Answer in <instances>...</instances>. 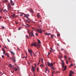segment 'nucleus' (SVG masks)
Here are the masks:
<instances>
[{"mask_svg":"<svg viewBox=\"0 0 76 76\" xmlns=\"http://www.w3.org/2000/svg\"><path fill=\"white\" fill-rule=\"evenodd\" d=\"M60 34H57V37H59L60 36Z\"/></svg>","mask_w":76,"mask_h":76,"instance_id":"c9c22d12","label":"nucleus"},{"mask_svg":"<svg viewBox=\"0 0 76 76\" xmlns=\"http://www.w3.org/2000/svg\"><path fill=\"white\" fill-rule=\"evenodd\" d=\"M30 34L31 35V37H34V34L32 32H30Z\"/></svg>","mask_w":76,"mask_h":76,"instance_id":"39448f33","label":"nucleus"},{"mask_svg":"<svg viewBox=\"0 0 76 76\" xmlns=\"http://www.w3.org/2000/svg\"><path fill=\"white\" fill-rule=\"evenodd\" d=\"M55 73V71H53L52 72V75H53V74H54Z\"/></svg>","mask_w":76,"mask_h":76,"instance_id":"bb28decb","label":"nucleus"},{"mask_svg":"<svg viewBox=\"0 0 76 76\" xmlns=\"http://www.w3.org/2000/svg\"><path fill=\"white\" fill-rule=\"evenodd\" d=\"M28 57V55H26V56H24V57H23V58H26V57Z\"/></svg>","mask_w":76,"mask_h":76,"instance_id":"6ab92c4d","label":"nucleus"},{"mask_svg":"<svg viewBox=\"0 0 76 76\" xmlns=\"http://www.w3.org/2000/svg\"><path fill=\"white\" fill-rule=\"evenodd\" d=\"M45 35H48V33H45Z\"/></svg>","mask_w":76,"mask_h":76,"instance_id":"a18cd8bd","label":"nucleus"},{"mask_svg":"<svg viewBox=\"0 0 76 76\" xmlns=\"http://www.w3.org/2000/svg\"><path fill=\"white\" fill-rule=\"evenodd\" d=\"M4 55H5L6 56H7V54L5 53L4 54H3Z\"/></svg>","mask_w":76,"mask_h":76,"instance_id":"49530a36","label":"nucleus"},{"mask_svg":"<svg viewBox=\"0 0 76 76\" xmlns=\"http://www.w3.org/2000/svg\"><path fill=\"white\" fill-rule=\"evenodd\" d=\"M67 69V66H64V69L62 70L63 71H64V70H66V69Z\"/></svg>","mask_w":76,"mask_h":76,"instance_id":"6e6552de","label":"nucleus"},{"mask_svg":"<svg viewBox=\"0 0 76 76\" xmlns=\"http://www.w3.org/2000/svg\"><path fill=\"white\" fill-rule=\"evenodd\" d=\"M31 69L33 72H35V69H34V67L32 66H31Z\"/></svg>","mask_w":76,"mask_h":76,"instance_id":"20e7f679","label":"nucleus"},{"mask_svg":"<svg viewBox=\"0 0 76 76\" xmlns=\"http://www.w3.org/2000/svg\"><path fill=\"white\" fill-rule=\"evenodd\" d=\"M37 70L38 72V68H37Z\"/></svg>","mask_w":76,"mask_h":76,"instance_id":"0e129e2a","label":"nucleus"},{"mask_svg":"<svg viewBox=\"0 0 76 76\" xmlns=\"http://www.w3.org/2000/svg\"><path fill=\"white\" fill-rule=\"evenodd\" d=\"M17 49H18V50L19 51H20V49H19V48H17Z\"/></svg>","mask_w":76,"mask_h":76,"instance_id":"4d7b16f0","label":"nucleus"},{"mask_svg":"<svg viewBox=\"0 0 76 76\" xmlns=\"http://www.w3.org/2000/svg\"><path fill=\"white\" fill-rule=\"evenodd\" d=\"M24 17H25V18H26L27 19H29V18H28V17L29 16V14H24Z\"/></svg>","mask_w":76,"mask_h":76,"instance_id":"f03ea898","label":"nucleus"},{"mask_svg":"<svg viewBox=\"0 0 76 76\" xmlns=\"http://www.w3.org/2000/svg\"><path fill=\"white\" fill-rule=\"evenodd\" d=\"M48 65L49 66H50V62H48Z\"/></svg>","mask_w":76,"mask_h":76,"instance_id":"a211bd4d","label":"nucleus"},{"mask_svg":"<svg viewBox=\"0 0 76 76\" xmlns=\"http://www.w3.org/2000/svg\"><path fill=\"white\" fill-rule=\"evenodd\" d=\"M10 59H12V57H10Z\"/></svg>","mask_w":76,"mask_h":76,"instance_id":"864d4df0","label":"nucleus"},{"mask_svg":"<svg viewBox=\"0 0 76 76\" xmlns=\"http://www.w3.org/2000/svg\"><path fill=\"white\" fill-rule=\"evenodd\" d=\"M26 25H27L29 27V25L28 24H26Z\"/></svg>","mask_w":76,"mask_h":76,"instance_id":"5fc2aeb1","label":"nucleus"},{"mask_svg":"<svg viewBox=\"0 0 76 76\" xmlns=\"http://www.w3.org/2000/svg\"><path fill=\"white\" fill-rule=\"evenodd\" d=\"M11 16L12 18H14V17H15V14H13V15H11Z\"/></svg>","mask_w":76,"mask_h":76,"instance_id":"ddd939ff","label":"nucleus"},{"mask_svg":"<svg viewBox=\"0 0 76 76\" xmlns=\"http://www.w3.org/2000/svg\"><path fill=\"white\" fill-rule=\"evenodd\" d=\"M2 18V17L1 16H0V19H1Z\"/></svg>","mask_w":76,"mask_h":76,"instance_id":"338daca9","label":"nucleus"},{"mask_svg":"<svg viewBox=\"0 0 76 76\" xmlns=\"http://www.w3.org/2000/svg\"><path fill=\"white\" fill-rule=\"evenodd\" d=\"M37 18H39L41 17V16H40V14L39 13H37Z\"/></svg>","mask_w":76,"mask_h":76,"instance_id":"423d86ee","label":"nucleus"},{"mask_svg":"<svg viewBox=\"0 0 76 76\" xmlns=\"http://www.w3.org/2000/svg\"><path fill=\"white\" fill-rule=\"evenodd\" d=\"M53 37H54V36L53 35H51V38H53Z\"/></svg>","mask_w":76,"mask_h":76,"instance_id":"79ce46f5","label":"nucleus"},{"mask_svg":"<svg viewBox=\"0 0 76 76\" xmlns=\"http://www.w3.org/2000/svg\"><path fill=\"white\" fill-rule=\"evenodd\" d=\"M2 11L4 12V10H3V9H0V12L1 13H3V12H2Z\"/></svg>","mask_w":76,"mask_h":76,"instance_id":"1a4fd4ad","label":"nucleus"},{"mask_svg":"<svg viewBox=\"0 0 76 76\" xmlns=\"http://www.w3.org/2000/svg\"><path fill=\"white\" fill-rule=\"evenodd\" d=\"M10 53H11V54H12V55H13V56H14L15 55V53H14L13 52L10 51Z\"/></svg>","mask_w":76,"mask_h":76,"instance_id":"f8f14e48","label":"nucleus"},{"mask_svg":"<svg viewBox=\"0 0 76 76\" xmlns=\"http://www.w3.org/2000/svg\"><path fill=\"white\" fill-rule=\"evenodd\" d=\"M5 52H6V51H5V50L3 52V54H4V53H5Z\"/></svg>","mask_w":76,"mask_h":76,"instance_id":"f704fd0d","label":"nucleus"},{"mask_svg":"<svg viewBox=\"0 0 76 76\" xmlns=\"http://www.w3.org/2000/svg\"><path fill=\"white\" fill-rule=\"evenodd\" d=\"M33 54H34V57H36L37 56L35 54H34V53H33Z\"/></svg>","mask_w":76,"mask_h":76,"instance_id":"ea45409f","label":"nucleus"},{"mask_svg":"<svg viewBox=\"0 0 76 76\" xmlns=\"http://www.w3.org/2000/svg\"><path fill=\"white\" fill-rule=\"evenodd\" d=\"M26 38H28V36L26 35Z\"/></svg>","mask_w":76,"mask_h":76,"instance_id":"13d9d810","label":"nucleus"},{"mask_svg":"<svg viewBox=\"0 0 76 76\" xmlns=\"http://www.w3.org/2000/svg\"><path fill=\"white\" fill-rule=\"evenodd\" d=\"M9 66L10 67H12V64H10Z\"/></svg>","mask_w":76,"mask_h":76,"instance_id":"37998d69","label":"nucleus"},{"mask_svg":"<svg viewBox=\"0 0 76 76\" xmlns=\"http://www.w3.org/2000/svg\"><path fill=\"white\" fill-rule=\"evenodd\" d=\"M28 66H29L30 64L29 63V62H28Z\"/></svg>","mask_w":76,"mask_h":76,"instance_id":"09e8293b","label":"nucleus"},{"mask_svg":"<svg viewBox=\"0 0 76 76\" xmlns=\"http://www.w3.org/2000/svg\"><path fill=\"white\" fill-rule=\"evenodd\" d=\"M2 57L3 58H4V56H3V55L2 56Z\"/></svg>","mask_w":76,"mask_h":76,"instance_id":"603ef678","label":"nucleus"},{"mask_svg":"<svg viewBox=\"0 0 76 76\" xmlns=\"http://www.w3.org/2000/svg\"><path fill=\"white\" fill-rule=\"evenodd\" d=\"M15 23H16V24H18V22H16V21H15Z\"/></svg>","mask_w":76,"mask_h":76,"instance_id":"3c124183","label":"nucleus"},{"mask_svg":"<svg viewBox=\"0 0 76 76\" xmlns=\"http://www.w3.org/2000/svg\"><path fill=\"white\" fill-rule=\"evenodd\" d=\"M4 3H7V2H8V1L7 0H5L4 1Z\"/></svg>","mask_w":76,"mask_h":76,"instance_id":"2eb2a0df","label":"nucleus"},{"mask_svg":"<svg viewBox=\"0 0 76 76\" xmlns=\"http://www.w3.org/2000/svg\"><path fill=\"white\" fill-rule=\"evenodd\" d=\"M73 66V64H70V65L69 66V67H71V66Z\"/></svg>","mask_w":76,"mask_h":76,"instance_id":"2f4dec72","label":"nucleus"},{"mask_svg":"<svg viewBox=\"0 0 76 76\" xmlns=\"http://www.w3.org/2000/svg\"><path fill=\"white\" fill-rule=\"evenodd\" d=\"M28 34H29V37H30V33H29V31L28 32Z\"/></svg>","mask_w":76,"mask_h":76,"instance_id":"473e14b6","label":"nucleus"},{"mask_svg":"<svg viewBox=\"0 0 76 76\" xmlns=\"http://www.w3.org/2000/svg\"><path fill=\"white\" fill-rule=\"evenodd\" d=\"M7 39L8 41L9 42H10V40H9V39Z\"/></svg>","mask_w":76,"mask_h":76,"instance_id":"8fccbe9b","label":"nucleus"},{"mask_svg":"<svg viewBox=\"0 0 76 76\" xmlns=\"http://www.w3.org/2000/svg\"><path fill=\"white\" fill-rule=\"evenodd\" d=\"M10 3H13V1H12V0H10Z\"/></svg>","mask_w":76,"mask_h":76,"instance_id":"58836bf2","label":"nucleus"},{"mask_svg":"<svg viewBox=\"0 0 76 76\" xmlns=\"http://www.w3.org/2000/svg\"><path fill=\"white\" fill-rule=\"evenodd\" d=\"M51 35V33H48V35Z\"/></svg>","mask_w":76,"mask_h":76,"instance_id":"a19ab883","label":"nucleus"},{"mask_svg":"<svg viewBox=\"0 0 76 76\" xmlns=\"http://www.w3.org/2000/svg\"><path fill=\"white\" fill-rule=\"evenodd\" d=\"M57 45H58V46H59V44L58 43H57Z\"/></svg>","mask_w":76,"mask_h":76,"instance_id":"774afa93","label":"nucleus"},{"mask_svg":"<svg viewBox=\"0 0 76 76\" xmlns=\"http://www.w3.org/2000/svg\"><path fill=\"white\" fill-rule=\"evenodd\" d=\"M12 59H15V57L14 56H12Z\"/></svg>","mask_w":76,"mask_h":76,"instance_id":"412c9836","label":"nucleus"},{"mask_svg":"<svg viewBox=\"0 0 76 76\" xmlns=\"http://www.w3.org/2000/svg\"><path fill=\"white\" fill-rule=\"evenodd\" d=\"M43 64H41L40 65V66H41V67H43Z\"/></svg>","mask_w":76,"mask_h":76,"instance_id":"72a5a7b5","label":"nucleus"},{"mask_svg":"<svg viewBox=\"0 0 76 76\" xmlns=\"http://www.w3.org/2000/svg\"><path fill=\"white\" fill-rule=\"evenodd\" d=\"M31 46H35V47H38V48H40V47H41V45L40 44H39V43L37 44L36 42L32 43V44L31 45Z\"/></svg>","mask_w":76,"mask_h":76,"instance_id":"f257e3e1","label":"nucleus"},{"mask_svg":"<svg viewBox=\"0 0 76 76\" xmlns=\"http://www.w3.org/2000/svg\"><path fill=\"white\" fill-rule=\"evenodd\" d=\"M28 50L29 53H32V50H31L30 49H28Z\"/></svg>","mask_w":76,"mask_h":76,"instance_id":"4468645a","label":"nucleus"},{"mask_svg":"<svg viewBox=\"0 0 76 76\" xmlns=\"http://www.w3.org/2000/svg\"><path fill=\"white\" fill-rule=\"evenodd\" d=\"M35 35H36V36H38V33H36Z\"/></svg>","mask_w":76,"mask_h":76,"instance_id":"de8ad7c7","label":"nucleus"},{"mask_svg":"<svg viewBox=\"0 0 76 76\" xmlns=\"http://www.w3.org/2000/svg\"><path fill=\"white\" fill-rule=\"evenodd\" d=\"M29 12H31L32 13H33V10H30Z\"/></svg>","mask_w":76,"mask_h":76,"instance_id":"393cba45","label":"nucleus"},{"mask_svg":"<svg viewBox=\"0 0 76 76\" xmlns=\"http://www.w3.org/2000/svg\"><path fill=\"white\" fill-rule=\"evenodd\" d=\"M50 54V53H48V55H49Z\"/></svg>","mask_w":76,"mask_h":76,"instance_id":"e2e57ef3","label":"nucleus"},{"mask_svg":"<svg viewBox=\"0 0 76 76\" xmlns=\"http://www.w3.org/2000/svg\"><path fill=\"white\" fill-rule=\"evenodd\" d=\"M8 8H9L10 9H11V6H10L8 7Z\"/></svg>","mask_w":76,"mask_h":76,"instance_id":"4c0bfd02","label":"nucleus"},{"mask_svg":"<svg viewBox=\"0 0 76 76\" xmlns=\"http://www.w3.org/2000/svg\"><path fill=\"white\" fill-rule=\"evenodd\" d=\"M51 67L52 69H53V70H55L54 67L53 66H51Z\"/></svg>","mask_w":76,"mask_h":76,"instance_id":"cd10ccee","label":"nucleus"},{"mask_svg":"<svg viewBox=\"0 0 76 76\" xmlns=\"http://www.w3.org/2000/svg\"><path fill=\"white\" fill-rule=\"evenodd\" d=\"M63 50H64V49L62 48L61 49V51H63Z\"/></svg>","mask_w":76,"mask_h":76,"instance_id":"69168bd1","label":"nucleus"},{"mask_svg":"<svg viewBox=\"0 0 76 76\" xmlns=\"http://www.w3.org/2000/svg\"><path fill=\"white\" fill-rule=\"evenodd\" d=\"M66 64H68V61H67V60H66Z\"/></svg>","mask_w":76,"mask_h":76,"instance_id":"7c9ffc66","label":"nucleus"},{"mask_svg":"<svg viewBox=\"0 0 76 76\" xmlns=\"http://www.w3.org/2000/svg\"><path fill=\"white\" fill-rule=\"evenodd\" d=\"M9 6H10V3H9L8 4V7H9Z\"/></svg>","mask_w":76,"mask_h":76,"instance_id":"e433bc0d","label":"nucleus"},{"mask_svg":"<svg viewBox=\"0 0 76 76\" xmlns=\"http://www.w3.org/2000/svg\"><path fill=\"white\" fill-rule=\"evenodd\" d=\"M11 72L12 73H14V71H11Z\"/></svg>","mask_w":76,"mask_h":76,"instance_id":"052dcab7","label":"nucleus"},{"mask_svg":"<svg viewBox=\"0 0 76 76\" xmlns=\"http://www.w3.org/2000/svg\"><path fill=\"white\" fill-rule=\"evenodd\" d=\"M37 31H38V32H39V33H42V31L39 29H37Z\"/></svg>","mask_w":76,"mask_h":76,"instance_id":"0eeeda50","label":"nucleus"},{"mask_svg":"<svg viewBox=\"0 0 76 76\" xmlns=\"http://www.w3.org/2000/svg\"><path fill=\"white\" fill-rule=\"evenodd\" d=\"M48 70V69L47 68L45 67V72L46 73V72L47 71V70Z\"/></svg>","mask_w":76,"mask_h":76,"instance_id":"dca6fc26","label":"nucleus"},{"mask_svg":"<svg viewBox=\"0 0 76 76\" xmlns=\"http://www.w3.org/2000/svg\"><path fill=\"white\" fill-rule=\"evenodd\" d=\"M18 30H20V28L19 27L18 28Z\"/></svg>","mask_w":76,"mask_h":76,"instance_id":"680f3d73","label":"nucleus"},{"mask_svg":"<svg viewBox=\"0 0 76 76\" xmlns=\"http://www.w3.org/2000/svg\"><path fill=\"white\" fill-rule=\"evenodd\" d=\"M64 58H65L66 59H67V56H66L65 55L64 56Z\"/></svg>","mask_w":76,"mask_h":76,"instance_id":"5701e85b","label":"nucleus"},{"mask_svg":"<svg viewBox=\"0 0 76 76\" xmlns=\"http://www.w3.org/2000/svg\"><path fill=\"white\" fill-rule=\"evenodd\" d=\"M12 60H13L14 62H16L15 59H12Z\"/></svg>","mask_w":76,"mask_h":76,"instance_id":"4be33fe9","label":"nucleus"},{"mask_svg":"<svg viewBox=\"0 0 76 76\" xmlns=\"http://www.w3.org/2000/svg\"><path fill=\"white\" fill-rule=\"evenodd\" d=\"M42 59H43V58H41L40 59V60L41 61H42Z\"/></svg>","mask_w":76,"mask_h":76,"instance_id":"6e6d98bb","label":"nucleus"},{"mask_svg":"<svg viewBox=\"0 0 76 76\" xmlns=\"http://www.w3.org/2000/svg\"><path fill=\"white\" fill-rule=\"evenodd\" d=\"M4 12H6L7 13V10L6 9L4 10Z\"/></svg>","mask_w":76,"mask_h":76,"instance_id":"f3484780","label":"nucleus"},{"mask_svg":"<svg viewBox=\"0 0 76 76\" xmlns=\"http://www.w3.org/2000/svg\"><path fill=\"white\" fill-rule=\"evenodd\" d=\"M23 14H23V13L21 14L20 15V16H22Z\"/></svg>","mask_w":76,"mask_h":76,"instance_id":"c85d7f7f","label":"nucleus"},{"mask_svg":"<svg viewBox=\"0 0 76 76\" xmlns=\"http://www.w3.org/2000/svg\"><path fill=\"white\" fill-rule=\"evenodd\" d=\"M59 58L60 59V58H62V56H60Z\"/></svg>","mask_w":76,"mask_h":76,"instance_id":"c756f323","label":"nucleus"},{"mask_svg":"<svg viewBox=\"0 0 76 76\" xmlns=\"http://www.w3.org/2000/svg\"><path fill=\"white\" fill-rule=\"evenodd\" d=\"M50 66V67H51L52 66H53V63H51L50 64V66Z\"/></svg>","mask_w":76,"mask_h":76,"instance_id":"9d476101","label":"nucleus"},{"mask_svg":"<svg viewBox=\"0 0 76 76\" xmlns=\"http://www.w3.org/2000/svg\"><path fill=\"white\" fill-rule=\"evenodd\" d=\"M2 51H5V50H4V48H2Z\"/></svg>","mask_w":76,"mask_h":76,"instance_id":"bf43d9fd","label":"nucleus"},{"mask_svg":"<svg viewBox=\"0 0 76 76\" xmlns=\"http://www.w3.org/2000/svg\"><path fill=\"white\" fill-rule=\"evenodd\" d=\"M2 29H4V26H2Z\"/></svg>","mask_w":76,"mask_h":76,"instance_id":"c03bdc74","label":"nucleus"},{"mask_svg":"<svg viewBox=\"0 0 76 76\" xmlns=\"http://www.w3.org/2000/svg\"><path fill=\"white\" fill-rule=\"evenodd\" d=\"M70 74H74V72L71 70Z\"/></svg>","mask_w":76,"mask_h":76,"instance_id":"9b49d317","label":"nucleus"},{"mask_svg":"<svg viewBox=\"0 0 76 76\" xmlns=\"http://www.w3.org/2000/svg\"><path fill=\"white\" fill-rule=\"evenodd\" d=\"M15 71H17L18 70V69L17 68H15L14 69Z\"/></svg>","mask_w":76,"mask_h":76,"instance_id":"b1692460","label":"nucleus"},{"mask_svg":"<svg viewBox=\"0 0 76 76\" xmlns=\"http://www.w3.org/2000/svg\"><path fill=\"white\" fill-rule=\"evenodd\" d=\"M38 42L39 44H40L41 43V41H40V40H38Z\"/></svg>","mask_w":76,"mask_h":76,"instance_id":"aec40b11","label":"nucleus"},{"mask_svg":"<svg viewBox=\"0 0 76 76\" xmlns=\"http://www.w3.org/2000/svg\"><path fill=\"white\" fill-rule=\"evenodd\" d=\"M12 6H14L15 5V3H13V2H12V3H11Z\"/></svg>","mask_w":76,"mask_h":76,"instance_id":"a878e982","label":"nucleus"},{"mask_svg":"<svg viewBox=\"0 0 76 76\" xmlns=\"http://www.w3.org/2000/svg\"><path fill=\"white\" fill-rule=\"evenodd\" d=\"M62 63V69H63L64 67V61L63 60H62L61 61Z\"/></svg>","mask_w":76,"mask_h":76,"instance_id":"7ed1b4c3","label":"nucleus"}]
</instances>
